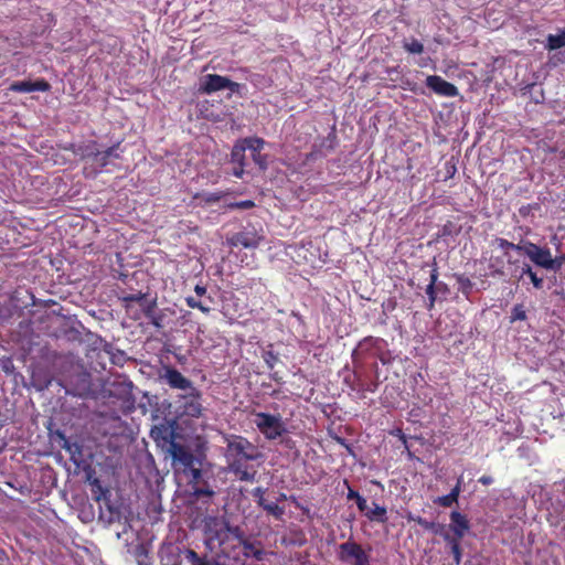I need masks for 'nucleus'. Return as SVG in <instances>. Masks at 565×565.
Masks as SVG:
<instances>
[{
	"label": "nucleus",
	"mask_w": 565,
	"mask_h": 565,
	"mask_svg": "<svg viewBox=\"0 0 565 565\" xmlns=\"http://www.w3.org/2000/svg\"><path fill=\"white\" fill-rule=\"evenodd\" d=\"M224 443L230 470L241 481H253L256 472L248 471L246 463L260 457L258 447L241 435H227L224 437Z\"/></svg>",
	"instance_id": "obj_1"
},
{
	"label": "nucleus",
	"mask_w": 565,
	"mask_h": 565,
	"mask_svg": "<svg viewBox=\"0 0 565 565\" xmlns=\"http://www.w3.org/2000/svg\"><path fill=\"white\" fill-rule=\"evenodd\" d=\"M253 416L256 428L267 440H276L288 431L279 413L254 412Z\"/></svg>",
	"instance_id": "obj_2"
},
{
	"label": "nucleus",
	"mask_w": 565,
	"mask_h": 565,
	"mask_svg": "<svg viewBox=\"0 0 565 565\" xmlns=\"http://www.w3.org/2000/svg\"><path fill=\"white\" fill-rule=\"evenodd\" d=\"M243 530L234 525L233 531L221 542L220 556L233 565H242Z\"/></svg>",
	"instance_id": "obj_3"
},
{
	"label": "nucleus",
	"mask_w": 565,
	"mask_h": 565,
	"mask_svg": "<svg viewBox=\"0 0 565 565\" xmlns=\"http://www.w3.org/2000/svg\"><path fill=\"white\" fill-rule=\"evenodd\" d=\"M338 559L344 564L371 565L370 554L361 544L351 539L339 545Z\"/></svg>",
	"instance_id": "obj_4"
},
{
	"label": "nucleus",
	"mask_w": 565,
	"mask_h": 565,
	"mask_svg": "<svg viewBox=\"0 0 565 565\" xmlns=\"http://www.w3.org/2000/svg\"><path fill=\"white\" fill-rule=\"evenodd\" d=\"M120 147V142L109 147L104 151H99L96 148V142L93 141L90 145L85 146L82 151L78 152L82 159H92L94 164L98 170L107 167L110 162V159H119L120 154L118 152Z\"/></svg>",
	"instance_id": "obj_5"
},
{
	"label": "nucleus",
	"mask_w": 565,
	"mask_h": 565,
	"mask_svg": "<svg viewBox=\"0 0 565 565\" xmlns=\"http://www.w3.org/2000/svg\"><path fill=\"white\" fill-rule=\"evenodd\" d=\"M233 527L234 525L225 520L216 516L207 518L204 523L205 544L211 546L213 543H217L220 546L221 542L233 531Z\"/></svg>",
	"instance_id": "obj_6"
},
{
	"label": "nucleus",
	"mask_w": 565,
	"mask_h": 565,
	"mask_svg": "<svg viewBox=\"0 0 565 565\" xmlns=\"http://www.w3.org/2000/svg\"><path fill=\"white\" fill-rule=\"evenodd\" d=\"M170 565H225L207 555H199L194 550L189 547L177 548V552L170 556Z\"/></svg>",
	"instance_id": "obj_7"
},
{
	"label": "nucleus",
	"mask_w": 565,
	"mask_h": 565,
	"mask_svg": "<svg viewBox=\"0 0 565 565\" xmlns=\"http://www.w3.org/2000/svg\"><path fill=\"white\" fill-rule=\"evenodd\" d=\"M523 253L536 265L545 269H554L561 266V262L556 265V259L552 257L547 247H540L532 242L524 243Z\"/></svg>",
	"instance_id": "obj_8"
},
{
	"label": "nucleus",
	"mask_w": 565,
	"mask_h": 565,
	"mask_svg": "<svg viewBox=\"0 0 565 565\" xmlns=\"http://www.w3.org/2000/svg\"><path fill=\"white\" fill-rule=\"evenodd\" d=\"M266 556L267 552L262 541L250 539L243 531L242 565H246L249 558L260 562L264 561Z\"/></svg>",
	"instance_id": "obj_9"
},
{
	"label": "nucleus",
	"mask_w": 565,
	"mask_h": 565,
	"mask_svg": "<svg viewBox=\"0 0 565 565\" xmlns=\"http://www.w3.org/2000/svg\"><path fill=\"white\" fill-rule=\"evenodd\" d=\"M201 398L202 393L196 387L192 388L186 395H183L180 406L182 408V414L193 418H199L203 412Z\"/></svg>",
	"instance_id": "obj_10"
},
{
	"label": "nucleus",
	"mask_w": 565,
	"mask_h": 565,
	"mask_svg": "<svg viewBox=\"0 0 565 565\" xmlns=\"http://www.w3.org/2000/svg\"><path fill=\"white\" fill-rule=\"evenodd\" d=\"M168 451L174 463L182 466L184 469H192L195 457L186 446L171 440Z\"/></svg>",
	"instance_id": "obj_11"
},
{
	"label": "nucleus",
	"mask_w": 565,
	"mask_h": 565,
	"mask_svg": "<svg viewBox=\"0 0 565 565\" xmlns=\"http://www.w3.org/2000/svg\"><path fill=\"white\" fill-rule=\"evenodd\" d=\"M147 294H143L141 291H138L136 294H129L119 297V300L121 301L122 307L127 312H129L132 308V303L137 302L142 308V312L147 317H151L153 313V310L156 308V300L147 301L146 300Z\"/></svg>",
	"instance_id": "obj_12"
},
{
	"label": "nucleus",
	"mask_w": 565,
	"mask_h": 565,
	"mask_svg": "<svg viewBox=\"0 0 565 565\" xmlns=\"http://www.w3.org/2000/svg\"><path fill=\"white\" fill-rule=\"evenodd\" d=\"M426 86L439 96L456 97L459 94L456 85L447 82L439 75H428L426 77Z\"/></svg>",
	"instance_id": "obj_13"
},
{
	"label": "nucleus",
	"mask_w": 565,
	"mask_h": 565,
	"mask_svg": "<svg viewBox=\"0 0 565 565\" xmlns=\"http://www.w3.org/2000/svg\"><path fill=\"white\" fill-rule=\"evenodd\" d=\"M263 241V236L259 235L254 228L244 230L234 234L228 238V244L232 247L242 246L244 248H257Z\"/></svg>",
	"instance_id": "obj_14"
},
{
	"label": "nucleus",
	"mask_w": 565,
	"mask_h": 565,
	"mask_svg": "<svg viewBox=\"0 0 565 565\" xmlns=\"http://www.w3.org/2000/svg\"><path fill=\"white\" fill-rule=\"evenodd\" d=\"M161 379L164 380L171 388L182 391L195 388L191 380L186 379L179 370L172 366L164 367V373L161 375Z\"/></svg>",
	"instance_id": "obj_15"
},
{
	"label": "nucleus",
	"mask_w": 565,
	"mask_h": 565,
	"mask_svg": "<svg viewBox=\"0 0 565 565\" xmlns=\"http://www.w3.org/2000/svg\"><path fill=\"white\" fill-rule=\"evenodd\" d=\"M245 148L252 151L253 161L259 167L260 170H266L268 166L267 156L262 153L265 146V140L259 137L244 138Z\"/></svg>",
	"instance_id": "obj_16"
},
{
	"label": "nucleus",
	"mask_w": 565,
	"mask_h": 565,
	"mask_svg": "<svg viewBox=\"0 0 565 565\" xmlns=\"http://www.w3.org/2000/svg\"><path fill=\"white\" fill-rule=\"evenodd\" d=\"M9 89L14 93H31V92H50L51 84L44 78L36 81H18L13 82Z\"/></svg>",
	"instance_id": "obj_17"
},
{
	"label": "nucleus",
	"mask_w": 565,
	"mask_h": 565,
	"mask_svg": "<svg viewBox=\"0 0 565 565\" xmlns=\"http://www.w3.org/2000/svg\"><path fill=\"white\" fill-rule=\"evenodd\" d=\"M449 529L452 531L451 536H456L459 539H463L466 533L470 529V523L467 516L458 511H452L450 513V524Z\"/></svg>",
	"instance_id": "obj_18"
},
{
	"label": "nucleus",
	"mask_w": 565,
	"mask_h": 565,
	"mask_svg": "<svg viewBox=\"0 0 565 565\" xmlns=\"http://www.w3.org/2000/svg\"><path fill=\"white\" fill-rule=\"evenodd\" d=\"M227 77L218 74H207L201 85V92L212 94L226 88Z\"/></svg>",
	"instance_id": "obj_19"
},
{
	"label": "nucleus",
	"mask_w": 565,
	"mask_h": 565,
	"mask_svg": "<svg viewBox=\"0 0 565 565\" xmlns=\"http://www.w3.org/2000/svg\"><path fill=\"white\" fill-rule=\"evenodd\" d=\"M461 483L462 477H459L456 486L451 489V491L446 495L437 497L436 499H434V503L443 508H449L454 503H457L461 492Z\"/></svg>",
	"instance_id": "obj_20"
},
{
	"label": "nucleus",
	"mask_w": 565,
	"mask_h": 565,
	"mask_svg": "<svg viewBox=\"0 0 565 565\" xmlns=\"http://www.w3.org/2000/svg\"><path fill=\"white\" fill-rule=\"evenodd\" d=\"M440 535L447 543V546L449 547L450 553L454 556L455 564L459 565L461 562V558H462V550H461V544H460V541L462 539L451 536V534H449V532H446V531H444Z\"/></svg>",
	"instance_id": "obj_21"
},
{
	"label": "nucleus",
	"mask_w": 565,
	"mask_h": 565,
	"mask_svg": "<svg viewBox=\"0 0 565 565\" xmlns=\"http://www.w3.org/2000/svg\"><path fill=\"white\" fill-rule=\"evenodd\" d=\"M438 276H439L438 268L435 265L434 268L430 271L429 284L426 287V295L428 296V305H427V309L428 310H431L434 308L436 299H437V292H438V290H437V280H438Z\"/></svg>",
	"instance_id": "obj_22"
},
{
	"label": "nucleus",
	"mask_w": 565,
	"mask_h": 565,
	"mask_svg": "<svg viewBox=\"0 0 565 565\" xmlns=\"http://www.w3.org/2000/svg\"><path fill=\"white\" fill-rule=\"evenodd\" d=\"M367 520L372 522L385 523L387 522V511L385 507L379 505L373 502V509H369L364 515Z\"/></svg>",
	"instance_id": "obj_23"
},
{
	"label": "nucleus",
	"mask_w": 565,
	"mask_h": 565,
	"mask_svg": "<svg viewBox=\"0 0 565 565\" xmlns=\"http://www.w3.org/2000/svg\"><path fill=\"white\" fill-rule=\"evenodd\" d=\"M407 519L409 521H414L415 523H417L418 525H420L423 529L427 530V531H430L433 532L434 534H441L445 530V525L443 524H437L435 522H430V521H427L426 519L417 515V516H414L412 514H409L407 516Z\"/></svg>",
	"instance_id": "obj_24"
},
{
	"label": "nucleus",
	"mask_w": 565,
	"mask_h": 565,
	"mask_svg": "<svg viewBox=\"0 0 565 565\" xmlns=\"http://www.w3.org/2000/svg\"><path fill=\"white\" fill-rule=\"evenodd\" d=\"M245 148L244 139L238 140L231 151V162L233 164L245 166Z\"/></svg>",
	"instance_id": "obj_25"
},
{
	"label": "nucleus",
	"mask_w": 565,
	"mask_h": 565,
	"mask_svg": "<svg viewBox=\"0 0 565 565\" xmlns=\"http://www.w3.org/2000/svg\"><path fill=\"white\" fill-rule=\"evenodd\" d=\"M494 244L503 250V254L504 256H509V250L510 249H513V250H516V252H523L524 249V244H514L512 242H509L508 239L505 238H502V237H497L494 239Z\"/></svg>",
	"instance_id": "obj_26"
},
{
	"label": "nucleus",
	"mask_w": 565,
	"mask_h": 565,
	"mask_svg": "<svg viewBox=\"0 0 565 565\" xmlns=\"http://www.w3.org/2000/svg\"><path fill=\"white\" fill-rule=\"evenodd\" d=\"M403 49L411 54H422L424 52L423 43L415 38H412L411 40H404Z\"/></svg>",
	"instance_id": "obj_27"
},
{
	"label": "nucleus",
	"mask_w": 565,
	"mask_h": 565,
	"mask_svg": "<svg viewBox=\"0 0 565 565\" xmlns=\"http://www.w3.org/2000/svg\"><path fill=\"white\" fill-rule=\"evenodd\" d=\"M523 275H526L529 276L531 282L533 284V286L536 288V289H541L543 288V278L539 277L536 275V273H534L532 270V267L527 264H525L523 267H522V271H521V277Z\"/></svg>",
	"instance_id": "obj_28"
},
{
	"label": "nucleus",
	"mask_w": 565,
	"mask_h": 565,
	"mask_svg": "<svg viewBox=\"0 0 565 565\" xmlns=\"http://www.w3.org/2000/svg\"><path fill=\"white\" fill-rule=\"evenodd\" d=\"M92 486V495L95 501H100L106 498L108 490L103 487L102 482L98 479H94L90 482Z\"/></svg>",
	"instance_id": "obj_29"
},
{
	"label": "nucleus",
	"mask_w": 565,
	"mask_h": 565,
	"mask_svg": "<svg viewBox=\"0 0 565 565\" xmlns=\"http://www.w3.org/2000/svg\"><path fill=\"white\" fill-rule=\"evenodd\" d=\"M565 46V36L559 34H550L547 38V47L550 50H558Z\"/></svg>",
	"instance_id": "obj_30"
},
{
	"label": "nucleus",
	"mask_w": 565,
	"mask_h": 565,
	"mask_svg": "<svg viewBox=\"0 0 565 565\" xmlns=\"http://www.w3.org/2000/svg\"><path fill=\"white\" fill-rule=\"evenodd\" d=\"M263 510L273 515L276 520H280L285 513L284 508L274 502H267Z\"/></svg>",
	"instance_id": "obj_31"
},
{
	"label": "nucleus",
	"mask_w": 565,
	"mask_h": 565,
	"mask_svg": "<svg viewBox=\"0 0 565 565\" xmlns=\"http://www.w3.org/2000/svg\"><path fill=\"white\" fill-rule=\"evenodd\" d=\"M526 319V311L522 303H518L512 308L510 320L514 321H523Z\"/></svg>",
	"instance_id": "obj_32"
},
{
	"label": "nucleus",
	"mask_w": 565,
	"mask_h": 565,
	"mask_svg": "<svg viewBox=\"0 0 565 565\" xmlns=\"http://www.w3.org/2000/svg\"><path fill=\"white\" fill-rule=\"evenodd\" d=\"M138 565H151L148 552L143 546H138L135 551Z\"/></svg>",
	"instance_id": "obj_33"
},
{
	"label": "nucleus",
	"mask_w": 565,
	"mask_h": 565,
	"mask_svg": "<svg viewBox=\"0 0 565 565\" xmlns=\"http://www.w3.org/2000/svg\"><path fill=\"white\" fill-rule=\"evenodd\" d=\"M185 303L188 307L192 309H199L203 313H209L211 311L210 307L204 306L201 301L196 300L193 297H186Z\"/></svg>",
	"instance_id": "obj_34"
},
{
	"label": "nucleus",
	"mask_w": 565,
	"mask_h": 565,
	"mask_svg": "<svg viewBox=\"0 0 565 565\" xmlns=\"http://www.w3.org/2000/svg\"><path fill=\"white\" fill-rule=\"evenodd\" d=\"M263 359L269 370H274L275 365L279 361L278 354L273 351H265L263 353Z\"/></svg>",
	"instance_id": "obj_35"
},
{
	"label": "nucleus",
	"mask_w": 565,
	"mask_h": 565,
	"mask_svg": "<svg viewBox=\"0 0 565 565\" xmlns=\"http://www.w3.org/2000/svg\"><path fill=\"white\" fill-rule=\"evenodd\" d=\"M224 195L225 194L222 191L209 192V193L202 194V200L206 204H213V203H216V202L221 201Z\"/></svg>",
	"instance_id": "obj_36"
},
{
	"label": "nucleus",
	"mask_w": 565,
	"mask_h": 565,
	"mask_svg": "<svg viewBox=\"0 0 565 565\" xmlns=\"http://www.w3.org/2000/svg\"><path fill=\"white\" fill-rule=\"evenodd\" d=\"M457 282L459 284L460 289H461V291L463 294L470 292L472 287H473V284L470 280V278H468V277H466L463 275H458L457 276Z\"/></svg>",
	"instance_id": "obj_37"
},
{
	"label": "nucleus",
	"mask_w": 565,
	"mask_h": 565,
	"mask_svg": "<svg viewBox=\"0 0 565 565\" xmlns=\"http://www.w3.org/2000/svg\"><path fill=\"white\" fill-rule=\"evenodd\" d=\"M114 386H118L121 394H130L132 388V382L130 381H121V382H114Z\"/></svg>",
	"instance_id": "obj_38"
},
{
	"label": "nucleus",
	"mask_w": 565,
	"mask_h": 565,
	"mask_svg": "<svg viewBox=\"0 0 565 565\" xmlns=\"http://www.w3.org/2000/svg\"><path fill=\"white\" fill-rule=\"evenodd\" d=\"M253 206H255V203L252 200L239 201L230 205L231 209L239 210H248L252 209Z\"/></svg>",
	"instance_id": "obj_39"
},
{
	"label": "nucleus",
	"mask_w": 565,
	"mask_h": 565,
	"mask_svg": "<svg viewBox=\"0 0 565 565\" xmlns=\"http://www.w3.org/2000/svg\"><path fill=\"white\" fill-rule=\"evenodd\" d=\"M344 484L348 487L347 499L354 500L356 502V500H359L362 495L356 490H354L350 487L348 480H344Z\"/></svg>",
	"instance_id": "obj_40"
},
{
	"label": "nucleus",
	"mask_w": 565,
	"mask_h": 565,
	"mask_svg": "<svg viewBox=\"0 0 565 565\" xmlns=\"http://www.w3.org/2000/svg\"><path fill=\"white\" fill-rule=\"evenodd\" d=\"M242 85L239 83L233 82L227 77L226 88L230 89L232 93H239Z\"/></svg>",
	"instance_id": "obj_41"
},
{
	"label": "nucleus",
	"mask_w": 565,
	"mask_h": 565,
	"mask_svg": "<svg viewBox=\"0 0 565 565\" xmlns=\"http://www.w3.org/2000/svg\"><path fill=\"white\" fill-rule=\"evenodd\" d=\"M356 507L360 512H362L365 515V512H367V502L364 497H361L359 500H356Z\"/></svg>",
	"instance_id": "obj_42"
},
{
	"label": "nucleus",
	"mask_w": 565,
	"mask_h": 565,
	"mask_svg": "<svg viewBox=\"0 0 565 565\" xmlns=\"http://www.w3.org/2000/svg\"><path fill=\"white\" fill-rule=\"evenodd\" d=\"M266 489L262 487H257L253 489L252 495L255 499V502L257 503V500H260L265 495Z\"/></svg>",
	"instance_id": "obj_43"
},
{
	"label": "nucleus",
	"mask_w": 565,
	"mask_h": 565,
	"mask_svg": "<svg viewBox=\"0 0 565 565\" xmlns=\"http://www.w3.org/2000/svg\"><path fill=\"white\" fill-rule=\"evenodd\" d=\"M445 169L447 173L446 179L452 178L457 171L456 166L450 162L445 163Z\"/></svg>",
	"instance_id": "obj_44"
},
{
	"label": "nucleus",
	"mask_w": 565,
	"mask_h": 565,
	"mask_svg": "<svg viewBox=\"0 0 565 565\" xmlns=\"http://www.w3.org/2000/svg\"><path fill=\"white\" fill-rule=\"evenodd\" d=\"M244 167L245 166L234 164L232 174L236 178H242L244 175Z\"/></svg>",
	"instance_id": "obj_45"
},
{
	"label": "nucleus",
	"mask_w": 565,
	"mask_h": 565,
	"mask_svg": "<svg viewBox=\"0 0 565 565\" xmlns=\"http://www.w3.org/2000/svg\"><path fill=\"white\" fill-rule=\"evenodd\" d=\"M192 476L193 480H199L202 477V471L200 468H195L194 465L192 466V469H188Z\"/></svg>",
	"instance_id": "obj_46"
},
{
	"label": "nucleus",
	"mask_w": 565,
	"mask_h": 565,
	"mask_svg": "<svg viewBox=\"0 0 565 565\" xmlns=\"http://www.w3.org/2000/svg\"><path fill=\"white\" fill-rule=\"evenodd\" d=\"M195 493L198 495H206V497H212L214 494V491L206 488V489H196L195 490Z\"/></svg>",
	"instance_id": "obj_47"
},
{
	"label": "nucleus",
	"mask_w": 565,
	"mask_h": 565,
	"mask_svg": "<svg viewBox=\"0 0 565 565\" xmlns=\"http://www.w3.org/2000/svg\"><path fill=\"white\" fill-rule=\"evenodd\" d=\"M479 482L483 486H490L493 482V478L484 475L479 478Z\"/></svg>",
	"instance_id": "obj_48"
},
{
	"label": "nucleus",
	"mask_w": 565,
	"mask_h": 565,
	"mask_svg": "<svg viewBox=\"0 0 565 565\" xmlns=\"http://www.w3.org/2000/svg\"><path fill=\"white\" fill-rule=\"evenodd\" d=\"M194 291L198 296H204L206 294V287L202 286V285H196L194 287Z\"/></svg>",
	"instance_id": "obj_49"
},
{
	"label": "nucleus",
	"mask_w": 565,
	"mask_h": 565,
	"mask_svg": "<svg viewBox=\"0 0 565 565\" xmlns=\"http://www.w3.org/2000/svg\"><path fill=\"white\" fill-rule=\"evenodd\" d=\"M437 290L446 292L448 291V287L445 282L437 280Z\"/></svg>",
	"instance_id": "obj_50"
},
{
	"label": "nucleus",
	"mask_w": 565,
	"mask_h": 565,
	"mask_svg": "<svg viewBox=\"0 0 565 565\" xmlns=\"http://www.w3.org/2000/svg\"><path fill=\"white\" fill-rule=\"evenodd\" d=\"M270 379L277 383H279L281 381V376H279V374L277 372L271 373Z\"/></svg>",
	"instance_id": "obj_51"
},
{
	"label": "nucleus",
	"mask_w": 565,
	"mask_h": 565,
	"mask_svg": "<svg viewBox=\"0 0 565 565\" xmlns=\"http://www.w3.org/2000/svg\"><path fill=\"white\" fill-rule=\"evenodd\" d=\"M266 504L267 500L265 499V495L260 500H257V505L260 507L262 509H264Z\"/></svg>",
	"instance_id": "obj_52"
},
{
	"label": "nucleus",
	"mask_w": 565,
	"mask_h": 565,
	"mask_svg": "<svg viewBox=\"0 0 565 565\" xmlns=\"http://www.w3.org/2000/svg\"><path fill=\"white\" fill-rule=\"evenodd\" d=\"M376 388V385H374V387H364L363 385H361L359 387L360 391H370V392H374Z\"/></svg>",
	"instance_id": "obj_53"
},
{
	"label": "nucleus",
	"mask_w": 565,
	"mask_h": 565,
	"mask_svg": "<svg viewBox=\"0 0 565 565\" xmlns=\"http://www.w3.org/2000/svg\"><path fill=\"white\" fill-rule=\"evenodd\" d=\"M372 341V338H365L363 341L360 342L359 347L362 348L367 342Z\"/></svg>",
	"instance_id": "obj_54"
},
{
	"label": "nucleus",
	"mask_w": 565,
	"mask_h": 565,
	"mask_svg": "<svg viewBox=\"0 0 565 565\" xmlns=\"http://www.w3.org/2000/svg\"><path fill=\"white\" fill-rule=\"evenodd\" d=\"M507 257H508V263H509V264H515V263H516V262L514 260V258H511V257H509V256H507Z\"/></svg>",
	"instance_id": "obj_55"
},
{
	"label": "nucleus",
	"mask_w": 565,
	"mask_h": 565,
	"mask_svg": "<svg viewBox=\"0 0 565 565\" xmlns=\"http://www.w3.org/2000/svg\"><path fill=\"white\" fill-rule=\"evenodd\" d=\"M402 439H403V441L405 444V447L407 448V441H406V437L404 435L402 436Z\"/></svg>",
	"instance_id": "obj_56"
},
{
	"label": "nucleus",
	"mask_w": 565,
	"mask_h": 565,
	"mask_svg": "<svg viewBox=\"0 0 565 565\" xmlns=\"http://www.w3.org/2000/svg\"><path fill=\"white\" fill-rule=\"evenodd\" d=\"M494 273L498 274V275H502L503 274V271L501 269H497Z\"/></svg>",
	"instance_id": "obj_57"
},
{
	"label": "nucleus",
	"mask_w": 565,
	"mask_h": 565,
	"mask_svg": "<svg viewBox=\"0 0 565 565\" xmlns=\"http://www.w3.org/2000/svg\"><path fill=\"white\" fill-rule=\"evenodd\" d=\"M296 505H297V508H300L303 511H308V509L302 508L299 503H297Z\"/></svg>",
	"instance_id": "obj_58"
},
{
	"label": "nucleus",
	"mask_w": 565,
	"mask_h": 565,
	"mask_svg": "<svg viewBox=\"0 0 565 565\" xmlns=\"http://www.w3.org/2000/svg\"><path fill=\"white\" fill-rule=\"evenodd\" d=\"M280 499L285 500L286 499V494L281 493Z\"/></svg>",
	"instance_id": "obj_59"
},
{
	"label": "nucleus",
	"mask_w": 565,
	"mask_h": 565,
	"mask_svg": "<svg viewBox=\"0 0 565 565\" xmlns=\"http://www.w3.org/2000/svg\"><path fill=\"white\" fill-rule=\"evenodd\" d=\"M562 34L565 36V29L562 31Z\"/></svg>",
	"instance_id": "obj_60"
}]
</instances>
